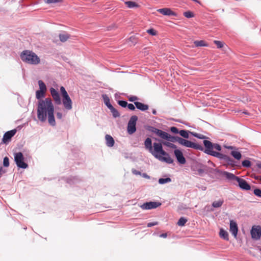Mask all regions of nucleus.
<instances>
[{"label":"nucleus","mask_w":261,"mask_h":261,"mask_svg":"<svg viewBox=\"0 0 261 261\" xmlns=\"http://www.w3.org/2000/svg\"><path fill=\"white\" fill-rule=\"evenodd\" d=\"M54 107L52 100L50 98H46L38 101L37 108V117L38 119L44 122L47 117L50 125L55 126L56 121L54 117Z\"/></svg>","instance_id":"1"},{"label":"nucleus","mask_w":261,"mask_h":261,"mask_svg":"<svg viewBox=\"0 0 261 261\" xmlns=\"http://www.w3.org/2000/svg\"><path fill=\"white\" fill-rule=\"evenodd\" d=\"M144 145L146 149L160 161L168 164H171L173 162V160L170 156L169 154L163 150L161 143H153L152 146L151 139L147 138L144 142Z\"/></svg>","instance_id":"2"},{"label":"nucleus","mask_w":261,"mask_h":261,"mask_svg":"<svg viewBox=\"0 0 261 261\" xmlns=\"http://www.w3.org/2000/svg\"><path fill=\"white\" fill-rule=\"evenodd\" d=\"M20 57L23 62L30 64L37 65L40 62L39 57L35 53L29 50L23 51Z\"/></svg>","instance_id":"3"},{"label":"nucleus","mask_w":261,"mask_h":261,"mask_svg":"<svg viewBox=\"0 0 261 261\" xmlns=\"http://www.w3.org/2000/svg\"><path fill=\"white\" fill-rule=\"evenodd\" d=\"M203 144L205 148L204 150L205 153L215 157H220L222 156V153L213 150L214 149H215L218 151H220L221 150V147L219 144H213L208 140H204Z\"/></svg>","instance_id":"4"},{"label":"nucleus","mask_w":261,"mask_h":261,"mask_svg":"<svg viewBox=\"0 0 261 261\" xmlns=\"http://www.w3.org/2000/svg\"><path fill=\"white\" fill-rule=\"evenodd\" d=\"M60 92L62 96V102L64 108L67 110H71L72 108V100L63 86L61 87Z\"/></svg>","instance_id":"5"},{"label":"nucleus","mask_w":261,"mask_h":261,"mask_svg":"<svg viewBox=\"0 0 261 261\" xmlns=\"http://www.w3.org/2000/svg\"><path fill=\"white\" fill-rule=\"evenodd\" d=\"M178 143L187 147H190L199 150H203V148L201 145L192 142L181 137L180 138H178Z\"/></svg>","instance_id":"6"},{"label":"nucleus","mask_w":261,"mask_h":261,"mask_svg":"<svg viewBox=\"0 0 261 261\" xmlns=\"http://www.w3.org/2000/svg\"><path fill=\"white\" fill-rule=\"evenodd\" d=\"M24 158L23 154L20 152H17L14 154V161L18 168L25 169L28 167L27 163L24 162Z\"/></svg>","instance_id":"7"},{"label":"nucleus","mask_w":261,"mask_h":261,"mask_svg":"<svg viewBox=\"0 0 261 261\" xmlns=\"http://www.w3.org/2000/svg\"><path fill=\"white\" fill-rule=\"evenodd\" d=\"M138 120L137 116H133L130 117L127 125V132L129 134H133L136 130V122Z\"/></svg>","instance_id":"8"},{"label":"nucleus","mask_w":261,"mask_h":261,"mask_svg":"<svg viewBox=\"0 0 261 261\" xmlns=\"http://www.w3.org/2000/svg\"><path fill=\"white\" fill-rule=\"evenodd\" d=\"M250 233L253 239L255 240H259L261 237V226L259 225L253 226Z\"/></svg>","instance_id":"9"},{"label":"nucleus","mask_w":261,"mask_h":261,"mask_svg":"<svg viewBox=\"0 0 261 261\" xmlns=\"http://www.w3.org/2000/svg\"><path fill=\"white\" fill-rule=\"evenodd\" d=\"M161 205V203L159 202H153L150 201L149 202H146L141 205V207L143 210H150L152 208H155Z\"/></svg>","instance_id":"10"},{"label":"nucleus","mask_w":261,"mask_h":261,"mask_svg":"<svg viewBox=\"0 0 261 261\" xmlns=\"http://www.w3.org/2000/svg\"><path fill=\"white\" fill-rule=\"evenodd\" d=\"M175 156L177 162L180 164H185L186 162V159L184 156L182 151L179 149H175L174 151Z\"/></svg>","instance_id":"11"},{"label":"nucleus","mask_w":261,"mask_h":261,"mask_svg":"<svg viewBox=\"0 0 261 261\" xmlns=\"http://www.w3.org/2000/svg\"><path fill=\"white\" fill-rule=\"evenodd\" d=\"M50 92L55 103L58 105L61 104V100L59 92L54 88H50Z\"/></svg>","instance_id":"12"},{"label":"nucleus","mask_w":261,"mask_h":261,"mask_svg":"<svg viewBox=\"0 0 261 261\" xmlns=\"http://www.w3.org/2000/svg\"><path fill=\"white\" fill-rule=\"evenodd\" d=\"M238 183L239 187L244 190H249L251 189L250 186L247 183V182L244 179L238 177L236 181Z\"/></svg>","instance_id":"13"},{"label":"nucleus","mask_w":261,"mask_h":261,"mask_svg":"<svg viewBox=\"0 0 261 261\" xmlns=\"http://www.w3.org/2000/svg\"><path fill=\"white\" fill-rule=\"evenodd\" d=\"M16 133V129H13L8 132H7L4 135L3 138V142L4 143H7L9 142L11 139L15 135V134Z\"/></svg>","instance_id":"14"},{"label":"nucleus","mask_w":261,"mask_h":261,"mask_svg":"<svg viewBox=\"0 0 261 261\" xmlns=\"http://www.w3.org/2000/svg\"><path fill=\"white\" fill-rule=\"evenodd\" d=\"M157 11L164 15L174 16H176V13L172 11L170 9L167 8L159 9L157 10Z\"/></svg>","instance_id":"15"},{"label":"nucleus","mask_w":261,"mask_h":261,"mask_svg":"<svg viewBox=\"0 0 261 261\" xmlns=\"http://www.w3.org/2000/svg\"><path fill=\"white\" fill-rule=\"evenodd\" d=\"M151 131L163 139L166 140L167 136H168V134L167 133L156 128H153Z\"/></svg>","instance_id":"16"},{"label":"nucleus","mask_w":261,"mask_h":261,"mask_svg":"<svg viewBox=\"0 0 261 261\" xmlns=\"http://www.w3.org/2000/svg\"><path fill=\"white\" fill-rule=\"evenodd\" d=\"M238 228V226L234 221L231 220L230 222V231L235 237H237Z\"/></svg>","instance_id":"17"},{"label":"nucleus","mask_w":261,"mask_h":261,"mask_svg":"<svg viewBox=\"0 0 261 261\" xmlns=\"http://www.w3.org/2000/svg\"><path fill=\"white\" fill-rule=\"evenodd\" d=\"M222 175L224 176L227 179L230 180L237 181L239 177L238 176H236L234 174L227 171H223V172H222Z\"/></svg>","instance_id":"18"},{"label":"nucleus","mask_w":261,"mask_h":261,"mask_svg":"<svg viewBox=\"0 0 261 261\" xmlns=\"http://www.w3.org/2000/svg\"><path fill=\"white\" fill-rule=\"evenodd\" d=\"M106 145L108 147H113L115 144V141L113 138L110 135H106L105 136Z\"/></svg>","instance_id":"19"},{"label":"nucleus","mask_w":261,"mask_h":261,"mask_svg":"<svg viewBox=\"0 0 261 261\" xmlns=\"http://www.w3.org/2000/svg\"><path fill=\"white\" fill-rule=\"evenodd\" d=\"M134 104L135 105L136 108L138 109L141 110L142 111H144L148 110V108H149L148 105H145L140 102H138V101L135 102Z\"/></svg>","instance_id":"20"},{"label":"nucleus","mask_w":261,"mask_h":261,"mask_svg":"<svg viewBox=\"0 0 261 261\" xmlns=\"http://www.w3.org/2000/svg\"><path fill=\"white\" fill-rule=\"evenodd\" d=\"M218 158H220V159H223L227 162V164L228 165H231L232 167H233L235 165L234 163V161L232 159H231L230 157H229L227 155H223V154H222V156H221L220 157H218Z\"/></svg>","instance_id":"21"},{"label":"nucleus","mask_w":261,"mask_h":261,"mask_svg":"<svg viewBox=\"0 0 261 261\" xmlns=\"http://www.w3.org/2000/svg\"><path fill=\"white\" fill-rule=\"evenodd\" d=\"M108 108L111 110V112L112 113L113 116L115 117H118L120 116L119 113L118 111L115 109L112 105H110V106H108Z\"/></svg>","instance_id":"22"},{"label":"nucleus","mask_w":261,"mask_h":261,"mask_svg":"<svg viewBox=\"0 0 261 261\" xmlns=\"http://www.w3.org/2000/svg\"><path fill=\"white\" fill-rule=\"evenodd\" d=\"M219 235L221 238H223V239H224L225 240L227 241L229 240L228 232L223 229H220V231L219 232Z\"/></svg>","instance_id":"23"},{"label":"nucleus","mask_w":261,"mask_h":261,"mask_svg":"<svg viewBox=\"0 0 261 261\" xmlns=\"http://www.w3.org/2000/svg\"><path fill=\"white\" fill-rule=\"evenodd\" d=\"M70 38V35L67 33H63L59 34V38L61 42H64Z\"/></svg>","instance_id":"24"},{"label":"nucleus","mask_w":261,"mask_h":261,"mask_svg":"<svg viewBox=\"0 0 261 261\" xmlns=\"http://www.w3.org/2000/svg\"><path fill=\"white\" fill-rule=\"evenodd\" d=\"M125 5L129 8H133L138 7L139 5L137 3L132 1H127L125 2Z\"/></svg>","instance_id":"25"},{"label":"nucleus","mask_w":261,"mask_h":261,"mask_svg":"<svg viewBox=\"0 0 261 261\" xmlns=\"http://www.w3.org/2000/svg\"><path fill=\"white\" fill-rule=\"evenodd\" d=\"M194 43L196 47L207 46V43L204 40H196Z\"/></svg>","instance_id":"26"},{"label":"nucleus","mask_w":261,"mask_h":261,"mask_svg":"<svg viewBox=\"0 0 261 261\" xmlns=\"http://www.w3.org/2000/svg\"><path fill=\"white\" fill-rule=\"evenodd\" d=\"M223 200L220 199L218 201H215L212 203V206L214 207L218 208L221 207L223 203Z\"/></svg>","instance_id":"27"},{"label":"nucleus","mask_w":261,"mask_h":261,"mask_svg":"<svg viewBox=\"0 0 261 261\" xmlns=\"http://www.w3.org/2000/svg\"><path fill=\"white\" fill-rule=\"evenodd\" d=\"M45 93H46L45 91H41L40 90H37L36 92V98L38 99H40V98L44 97L45 96Z\"/></svg>","instance_id":"28"},{"label":"nucleus","mask_w":261,"mask_h":261,"mask_svg":"<svg viewBox=\"0 0 261 261\" xmlns=\"http://www.w3.org/2000/svg\"><path fill=\"white\" fill-rule=\"evenodd\" d=\"M178 138H180V137H173V136H172L170 134H168V136H167L166 140H168V141H170L171 142H178Z\"/></svg>","instance_id":"29"},{"label":"nucleus","mask_w":261,"mask_h":261,"mask_svg":"<svg viewBox=\"0 0 261 261\" xmlns=\"http://www.w3.org/2000/svg\"><path fill=\"white\" fill-rule=\"evenodd\" d=\"M231 154L238 160H239L242 157L241 153L237 151H232L231 152Z\"/></svg>","instance_id":"30"},{"label":"nucleus","mask_w":261,"mask_h":261,"mask_svg":"<svg viewBox=\"0 0 261 261\" xmlns=\"http://www.w3.org/2000/svg\"><path fill=\"white\" fill-rule=\"evenodd\" d=\"M38 85L39 86V90L43 91H46V87L44 82L41 81L39 80L38 81Z\"/></svg>","instance_id":"31"},{"label":"nucleus","mask_w":261,"mask_h":261,"mask_svg":"<svg viewBox=\"0 0 261 261\" xmlns=\"http://www.w3.org/2000/svg\"><path fill=\"white\" fill-rule=\"evenodd\" d=\"M187 221V219L185 218L184 217H181L177 222V224L178 226H183L185 225Z\"/></svg>","instance_id":"32"},{"label":"nucleus","mask_w":261,"mask_h":261,"mask_svg":"<svg viewBox=\"0 0 261 261\" xmlns=\"http://www.w3.org/2000/svg\"><path fill=\"white\" fill-rule=\"evenodd\" d=\"M179 134H180V135L181 136H182L184 138L188 139L189 137V133H188V131H187V130H180L179 132Z\"/></svg>","instance_id":"33"},{"label":"nucleus","mask_w":261,"mask_h":261,"mask_svg":"<svg viewBox=\"0 0 261 261\" xmlns=\"http://www.w3.org/2000/svg\"><path fill=\"white\" fill-rule=\"evenodd\" d=\"M171 181V179L170 178H160L159 180V183L160 184H164L167 182H170Z\"/></svg>","instance_id":"34"},{"label":"nucleus","mask_w":261,"mask_h":261,"mask_svg":"<svg viewBox=\"0 0 261 261\" xmlns=\"http://www.w3.org/2000/svg\"><path fill=\"white\" fill-rule=\"evenodd\" d=\"M163 144L164 145H165L167 147H169L170 148H171L176 149L177 148V146L175 144H174L172 143L169 142H163Z\"/></svg>","instance_id":"35"},{"label":"nucleus","mask_w":261,"mask_h":261,"mask_svg":"<svg viewBox=\"0 0 261 261\" xmlns=\"http://www.w3.org/2000/svg\"><path fill=\"white\" fill-rule=\"evenodd\" d=\"M214 43L217 45L218 48H221L224 46V43L218 40H214Z\"/></svg>","instance_id":"36"},{"label":"nucleus","mask_w":261,"mask_h":261,"mask_svg":"<svg viewBox=\"0 0 261 261\" xmlns=\"http://www.w3.org/2000/svg\"><path fill=\"white\" fill-rule=\"evenodd\" d=\"M102 97L104 100L105 103L108 107V106H110V105H111L110 102V99L109 97L107 95H103Z\"/></svg>","instance_id":"37"},{"label":"nucleus","mask_w":261,"mask_h":261,"mask_svg":"<svg viewBox=\"0 0 261 261\" xmlns=\"http://www.w3.org/2000/svg\"><path fill=\"white\" fill-rule=\"evenodd\" d=\"M192 134L195 137L200 139H205L206 137V136H204L203 135L200 134H197L196 133H192Z\"/></svg>","instance_id":"38"},{"label":"nucleus","mask_w":261,"mask_h":261,"mask_svg":"<svg viewBox=\"0 0 261 261\" xmlns=\"http://www.w3.org/2000/svg\"><path fill=\"white\" fill-rule=\"evenodd\" d=\"M242 166L245 167H250L251 166V162L249 160H244L242 163Z\"/></svg>","instance_id":"39"},{"label":"nucleus","mask_w":261,"mask_h":261,"mask_svg":"<svg viewBox=\"0 0 261 261\" xmlns=\"http://www.w3.org/2000/svg\"><path fill=\"white\" fill-rule=\"evenodd\" d=\"M147 33L152 36H155L157 34V32L153 29H150L147 30Z\"/></svg>","instance_id":"40"},{"label":"nucleus","mask_w":261,"mask_h":261,"mask_svg":"<svg viewBox=\"0 0 261 261\" xmlns=\"http://www.w3.org/2000/svg\"><path fill=\"white\" fill-rule=\"evenodd\" d=\"M129 40L130 42H132L134 45H135L138 42V38L136 36H133L129 38Z\"/></svg>","instance_id":"41"},{"label":"nucleus","mask_w":261,"mask_h":261,"mask_svg":"<svg viewBox=\"0 0 261 261\" xmlns=\"http://www.w3.org/2000/svg\"><path fill=\"white\" fill-rule=\"evenodd\" d=\"M184 15L187 18H191L194 16V14L190 11H187L184 12Z\"/></svg>","instance_id":"42"},{"label":"nucleus","mask_w":261,"mask_h":261,"mask_svg":"<svg viewBox=\"0 0 261 261\" xmlns=\"http://www.w3.org/2000/svg\"><path fill=\"white\" fill-rule=\"evenodd\" d=\"M3 165L5 167H8L9 166V159L8 157L6 156L4 159Z\"/></svg>","instance_id":"43"},{"label":"nucleus","mask_w":261,"mask_h":261,"mask_svg":"<svg viewBox=\"0 0 261 261\" xmlns=\"http://www.w3.org/2000/svg\"><path fill=\"white\" fill-rule=\"evenodd\" d=\"M44 1L47 4H51L60 3L62 2L63 0H44Z\"/></svg>","instance_id":"44"},{"label":"nucleus","mask_w":261,"mask_h":261,"mask_svg":"<svg viewBox=\"0 0 261 261\" xmlns=\"http://www.w3.org/2000/svg\"><path fill=\"white\" fill-rule=\"evenodd\" d=\"M118 104L122 107L125 108L127 107V102L126 101L119 100L118 101Z\"/></svg>","instance_id":"45"},{"label":"nucleus","mask_w":261,"mask_h":261,"mask_svg":"<svg viewBox=\"0 0 261 261\" xmlns=\"http://www.w3.org/2000/svg\"><path fill=\"white\" fill-rule=\"evenodd\" d=\"M254 194L259 197H261V190L259 189H256L254 190Z\"/></svg>","instance_id":"46"},{"label":"nucleus","mask_w":261,"mask_h":261,"mask_svg":"<svg viewBox=\"0 0 261 261\" xmlns=\"http://www.w3.org/2000/svg\"><path fill=\"white\" fill-rule=\"evenodd\" d=\"M138 97L136 96H130L129 97H128V100L130 101H134L136 102L135 101L138 100Z\"/></svg>","instance_id":"47"},{"label":"nucleus","mask_w":261,"mask_h":261,"mask_svg":"<svg viewBox=\"0 0 261 261\" xmlns=\"http://www.w3.org/2000/svg\"><path fill=\"white\" fill-rule=\"evenodd\" d=\"M170 130L172 133H175V134H178V133H179V131H178V129H177V128L176 127H174V126L171 127L170 128Z\"/></svg>","instance_id":"48"},{"label":"nucleus","mask_w":261,"mask_h":261,"mask_svg":"<svg viewBox=\"0 0 261 261\" xmlns=\"http://www.w3.org/2000/svg\"><path fill=\"white\" fill-rule=\"evenodd\" d=\"M158 224V222H150V223H148L147 224V226L148 227H152L153 226L156 225Z\"/></svg>","instance_id":"49"},{"label":"nucleus","mask_w":261,"mask_h":261,"mask_svg":"<svg viewBox=\"0 0 261 261\" xmlns=\"http://www.w3.org/2000/svg\"><path fill=\"white\" fill-rule=\"evenodd\" d=\"M127 106L130 110L133 111L135 109V107L134 105L132 103H129V104L127 103Z\"/></svg>","instance_id":"50"},{"label":"nucleus","mask_w":261,"mask_h":261,"mask_svg":"<svg viewBox=\"0 0 261 261\" xmlns=\"http://www.w3.org/2000/svg\"><path fill=\"white\" fill-rule=\"evenodd\" d=\"M132 172L133 173V174H134L135 175H140L141 174V172L140 171H137L135 169H133Z\"/></svg>","instance_id":"51"},{"label":"nucleus","mask_w":261,"mask_h":261,"mask_svg":"<svg viewBox=\"0 0 261 261\" xmlns=\"http://www.w3.org/2000/svg\"><path fill=\"white\" fill-rule=\"evenodd\" d=\"M6 171L3 169L2 167H0V177L2 176V175L5 173Z\"/></svg>","instance_id":"52"},{"label":"nucleus","mask_w":261,"mask_h":261,"mask_svg":"<svg viewBox=\"0 0 261 261\" xmlns=\"http://www.w3.org/2000/svg\"><path fill=\"white\" fill-rule=\"evenodd\" d=\"M57 117L58 119H61L62 118V113H61L60 112H58L57 113Z\"/></svg>","instance_id":"53"},{"label":"nucleus","mask_w":261,"mask_h":261,"mask_svg":"<svg viewBox=\"0 0 261 261\" xmlns=\"http://www.w3.org/2000/svg\"><path fill=\"white\" fill-rule=\"evenodd\" d=\"M255 179L256 180H259L260 182H261V176H254Z\"/></svg>","instance_id":"54"},{"label":"nucleus","mask_w":261,"mask_h":261,"mask_svg":"<svg viewBox=\"0 0 261 261\" xmlns=\"http://www.w3.org/2000/svg\"><path fill=\"white\" fill-rule=\"evenodd\" d=\"M167 233H162V234H161L160 235V237H161L164 238H166V237H167Z\"/></svg>","instance_id":"55"},{"label":"nucleus","mask_w":261,"mask_h":261,"mask_svg":"<svg viewBox=\"0 0 261 261\" xmlns=\"http://www.w3.org/2000/svg\"><path fill=\"white\" fill-rule=\"evenodd\" d=\"M152 113H153V114L155 115V114H156V110H153L152 111Z\"/></svg>","instance_id":"56"},{"label":"nucleus","mask_w":261,"mask_h":261,"mask_svg":"<svg viewBox=\"0 0 261 261\" xmlns=\"http://www.w3.org/2000/svg\"><path fill=\"white\" fill-rule=\"evenodd\" d=\"M257 166L258 168H261V164H257Z\"/></svg>","instance_id":"57"},{"label":"nucleus","mask_w":261,"mask_h":261,"mask_svg":"<svg viewBox=\"0 0 261 261\" xmlns=\"http://www.w3.org/2000/svg\"><path fill=\"white\" fill-rule=\"evenodd\" d=\"M260 251H261V249H260Z\"/></svg>","instance_id":"58"}]
</instances>
